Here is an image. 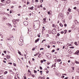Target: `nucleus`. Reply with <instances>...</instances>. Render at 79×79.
Here are the masks:
<instances>
[{
  "label": "nucleus",
  "instance_id": "f257e3e1",
  "mask_svg": "<svg viewBox=\"0 0 79 79\" xmlns=\"http://www.w3.org/2000/svg\"><path fill=\"white\" fill-rule=\"evenodd\" d=\"M52 33L53 34H55L56 33V29L54 28L52 31Z\"/></svg>",
  "mask_w": 79,
  "mask_h": 79
},
{
  "label": "nucleus",
  "instance_id": "f03ea898",
  "mask_svg": "<svg viewBox=\"0 0 79 79\" xmlns=\"http://www.w3.org/2000/svg\"><path fill=\"white\" fill-rule=\"evenodd\" d=\"M58 18H63V14L60 13L59 14L58 16Z\"/></svg>",
  "mask_w": 79,
  "mask_h": 79
},
{
  "label": "nucleus",
  "instance_id": "7ed1b4c3",
  "mask_svg": "<svg viewBox=\"0 0 79 79\" xmlns=\"http://www.w3.org/2000/svg\"><path fill=\"white\" fill-rule=\"evenodd\" d=\"M73 54H74V55L76 54V55H79V50H77V51L75 52V53H74Z\"/></svg>",
  "mask_w": 79,
  "mask_h": 79
},
{
  "label": "nucleus",
  "instance_id": "20e7f679",
  "mask_svg": "<svg viewBox=\"0 0 79 79\" xmlns=\"http://www.w3.org/2000/svg\"><path fill=\"white\" fill-rule=\"evenodd\" d=\"M23 24L24 26H26L28 25V22L27 21H25L23 22Z\"/></svg>",
  "mask_w": 79,
  "mask_h": 79
},
{
  "label": "nucleus",
  "instance_id": "39448f33",
  "mask_svg": "<svg viewBox=\"0 0 79 79\" xmlns=\"http://www.w3.org/2000/svg\"><path fill=\"white\" fill-rule=\"evenodd\" d=\"M12 22L15 25L17 23H16V20H13Z\"/></svg>",
  "mask_w": 79,
  "mask_h": 79
},
{
  "label": "nucleus",
  "instance_id": "423d86ee",
  "mask_svg": "<svg viewBox=\"0 0 79 79\" xmlns=\"http://www.w3.org/2000/svg\"><path fill=\"white\" fill-rule=\"evenodd\" d=\"M39 40H40V39L39 38H38L37 40H36L35 42V43H37L38 41H39Z\"/></svg>",
  "mask_w": 79,
  "mask_h": 79
},
{
  "label": "nucleus",
  "instance_id": "0eeeda50",
  "mask_svg": "<svg viewBox=\"0 0 79 79\" xmlns=\"http://www.w3.org/2000/svg\"><path fill=\"white\" fill-rule=\"evenodd\" d=\"M13 36H10V39L11 40H13Z\"/></svg>",
  "mask_w": 79,
  "mask_h": 79
},
{
  "label": "nucleus",
  "instance_id": "6e6552de",
  "mask_svg": "<svg viewBox=\"0 0 79 79\" xmlns=\"http://www.w3.org/2000/svg\"><path fill=\"white\" fill-rule=\"evenodd\" d=\"M2 15H8V16H9V14H6V13H2Z\"/></svg>",
  "mask_w": 79,
  "mask_h": 79
},
{
  "label": "nucleus",
  "instance_id": "1a4fd4ad",
  "mask_svg": "<svg viewBox=\"0 0 79 79\" xmlns=\"http://www.w3.org/2000/svg\"><path fill=\"white\" fill-rule=\"evenodd\" d=\"M75 79H79V76H76L75 77Z\"/></svg>",
  "mask_w": 79,
  "mask_h": 79
},
{
  "label": "nucleus",
  "instance_id": "9d476101",
  "mask_svg": "<svg viewBox=\"0 0 79 79\" xmlns=\"http://www.w3.org/2000/svg\"><path fill=\"white\" fill-rule=\"evenodd\" d=\"M10 3V0L7 1L6 2V3L8 4V3Z\"/></svg>",
  "mask_w": 79,
  "mask_h": 79
},
{
  "label": "nucleus",
  "instance_id": "9b49d317",
  "mask_svg": "<svg viewBox=\"0 0 79 79\" xmlns=\"http://www.w3.org/2000/svg\"><path fill=\"white\" fill-rule=\"evenodd\" d=\"M2 6H5V5H6V3L5 2H2Z\"/></svg>",
  "mask_w": 79,
  "mask_h": 79
},
{
  "label": "nucleus",
  "instance_id": "f8f14e48",
  "mask_svg": "<svg viewBox=\"0 0 79 79\" xmlns=\"http://www.w3.org/2000/svg\"><path fill=\"white\" fill-rule=\"evenodd\" d=\"M52 11L51 10H50V15H51V16H52Z\"/></svg>",
  "mask_w": 79,
  "mask_h": 79
},
{
  "label": "nucleus",
  "instance_id": "ddd939ff",
  "mask_svg": "<svg viewBox=\"0 0 79 79\" xmlns=\"http://www.w3.org/2000/svg\"><path fill=\"white\" fill-rule=\"evenodd\" d=\"M28 73H30L29 75H31V72L30 71V69L28 70Z\"/></svg>",
  "mask_w": 79,
  "mask_h": 79
},
{
  "label": "nucleus",
  "instance_id": "4468645a",
  "mask_svg": "<svg viewBox=\"0 0 79 79\" xmlns=\"http://www.w3.org/2000/svg\"><path fill=\"white\" fill-rule=\"evenodd\" d=\"M19 44L20 46H22V45H23V44H22V42H21V43H19Z\"/></svg>",
  "mask_w": 79,
  "mask_h": 79
},
{
  "label": "nucleus",
  "instance_id": "2eb2a0df",
  "mask_svg": "<svg viewBox=\"0 0 79 79\" xmlns=\"http://www.w3.org/2000/svg\"><path fill=\"white\" fill-rule=\"evenodd\" d=\"M18 53L20 55H22L21 54V52L20 51H19V50H18Z\"/></svg>",
  "mask_w": 79,
  "mask_h": 79
},
{
  "label": "nucleus",
  "instance_id": "dca6fc26",
  "mask_svg": "<svg viewBox=\"0 0 79 79\" xmlns=\"http://www.w3.org/2000/svg\"><path fill=\"white\" fill-rule=\"evenodd\" d=\"M57 62H60V61H61V59H58L57 60Z\"/></svg>",
  "mask_w": 79,
  "mask_h": 79
},
{
  "label": "nucleus",
  "instance_id": "f3484780",
  "mask_svg": "<svg viewBox=\"0 0 79 79\" xmlns=\"http://www.w3.org/2000/svg\"><path fill=\"white\" fill-rule=\"evenodd\" d=\"M59 25L60 26H61V27H63V24H62L61 23H60L59 24ZM62 25V26H61Z\"/></svg>",
  "mask_w": 79,
  "mask_h": 79
},
{
  "label": "nucleus",
  "instance_id": "a211bd4d",
  "mask_svg": "<svg viewBox=\"0 0 79 79\" xmlns=\"http://www.w3.org/2000/svg\"><path fill=\"white\" fill-rule=\"evenodd\" d=\"M20 41L21 42H23V39H20Z\"/></svg>",
  "mask_w": 79,
  "mask_h": 79
},
{
  "label": "nucleus",
  "instance_id": "6ab92c4d",
  "mask_svg": "<svg viewBox=\"0 0 79 79\" xmlns=\"http://www.w3.org/2000/svg\"><path fill=\"white\" fill-rule=\"evenodd\" d=\"M7 73H8V72L7 71H6L4 72V74H7Z\"/></svg>",
  "mask_w": 79,
  "mask_h": 79
},
{
  "label": "nucleus",
  "instance_id": "aec40b11",
  "mask_svg": "<svg viewBox=\"0 0 79 79\" xmlns=\"http://www.w3.org/2000/svg\"><path fill=\"white\" fill-rule=\"evenodd\" d=\"M75 63H76L77 64H79V62H78L77 61L75 60Z\"/></svg>",
  "mask_w": 79,
  "mask_h": 79
},
{
  "label": "nucleus",
  "instance_id": "412c9836",
  "mask_svg": "<svg viewBox=\"0 0 79 79\" xmlns=\"http://www.w3.org/2000/svg\"><path fill=\"white\" fill-rule=\"evenodd\" d=\"M75 23H79V22H78L76 20H75Z\"/></svg>",
  "mask_w": 79,
  "mask_h": 79
},
{
  "label": "nucleus",
  "instance_id": "4be33fe9",
  "mask_svg": "<svg viewBox=\"0 0 79 79\" xmlns=\"http://www.w3.org/2000/svg\"><path fill=\"white\" fill-rule=\"evenodd\" d=\"M41 79H44L45 78V76H44L43 77H41Z\"/></svg>",
  "mask_w": 79,
  "mask_h": 79
},
{
  "label": "nucleus",
  "instance_id": "5701e85b",
  "mask_svg": "<svg viewBox=\"0 0 79 79\" xmlns=\"http://www.w3.org/2000/svg\"><path fill=\"white\" fill-rule=\"evenodd\" d=\"M76 4H77V5H79V1H77L76 2Z\"/></svg>",
  "mask_w": 79,
  "mask_h": 79
},
{
  "label": "nucleus",
  "instance_id": "b1692460",
  "mask_svg": "<svg viewBox=\"0 0 79 79\" xmlns=\"http://www.w3.org/2000/svg\"><path fill=\"white\" fill-rule=\"evenodd\" d=\"M55 49H53L52 50V51L51 52L52 53H53V52H55Z\"/></svg>",
  "mask_w": 79,
  "mask_h": 79
},
{
  "label": "nucleus",
  "instance_id": "393cba45",
  "mask_svg": "<svg viewBox=\"0 0 79 79\" xmlns=\"http://www.w3.org/2000/svg\"><path fill=\"white\" fill-rule=\"evenodd\" d=\"M71 10L70 8H69V9H68V11H69V12H71Z\"/></svg>",
  "mask_w": 79,
  "mask_h": 79
},
{
  "label": "nucleus",
  "instance_id": "a878e982",
  "mask_svg": "<svg viewBox=\"0 0 79 79\" xmlns=\"http://www.w3.org/2000/svg\"><path fill=\"white\" fill-rule=\"evenodd\" d=\"M34 73H37V71H36L35 70H34Z\"/></svg>",
  "mask_w": 79,
  "mask_h": 79
},
{
  "label": "nucleus",
  "instance_id": "bb28decb",
  "mask_svg": "<svg viewBox=\"0 0 79 79\" xmlns=\"http://www.w3.org/2000/svg\"><path fill=\"white\" fill-rule=\"evenodd\" d=\"M74 44L75 45H77V42H75L74 43Z\"/></svg>",
  "mask_w": 79,
  "mask_h": 79
},
{
  "label": "nucleus",
  "instance_id": "cd10ccee",
  "mask_svg": "<svg viewBox=\"0 0 79 79\" xmlns=\"http://www.w3.org/2000/svg\"><path fill=\"white\" fill-rule=\"evenodd\" d=\"M0 72L1 73H3V70H1L0 71Z\"/></svg>",
  "mask_w": 79,
  "mask_h": 79
},
{
  "label": "nucleus",
  "instance_id": "c85d7f7f",
  "mask_svg": "<svg viewBox=\"0 0 79 79\" xmlns=\"http://www.w3.org/2000/svg\"><path fill=\"white\" fill-rule=\"evenodd\" d=\"M64 27H66L67 26V24L66 23H65L64 24Z\"/></svg>",
  "mask_w": 79,
  "mask_h": 79
},
{
  "label": "nucleus",
  "instance_id": "c756f323",
  "mask_svg": "<svg viewBox=\"0 0 79 79\" xmlns=\"http://www.w3.org/2000/svg\"><path fill=\"white\" fill-rule=\"evenodd\" d=\"M70 48H74V47L72 46V47H70Z\"/></svg>",
  "mask_w": 79,
  "mask_h": 79
},
{
  "label": "nucleus",
  "instance_id": "7c9ffc66",
  "mask_svg": "<svg viewBox=\"0 0 79 79\" xmlns=\"http://www.w3.org/2000/svg\"><path fill=\"white\" fill-rule=\"evenodd\" d=\"M68 45H69V46H72V44H69V43H68Z\"/></svg>",
  "mask_w": 79,
  "mask_h": 79
},
{
  "label": "nucleus",
  "instance_id": "2f4dec72",
  "mask_svg": "<svg viewBox=\"0 0 79 79\" xmlns=\"http://www.w3.org/2000/svg\"><path fill=\"white\" fill-rule=\"evenodd\" d=\"M55 59H54V61H55V62H56V57H55Z\"/></svg>",
  "mask_w": 79,
  "mask_h": 79
},
{
  "label": "nucleus",
  "instance_id": "473e14b6",
  "mask_svg": "<svg viewBox=\"0 0 79 79\" xmlns=\"http://www.w3.org/2000/svg\"><path fill=\"white\" fill-rule=\"evenodd\" d=\"M44 50V48H40V50Z\"/></svg>",
  "mask_w": 79,
  "mask_h": 79
},
{
  "label": "nucleus",
  "instance_id": "72a5a7b5",
  "mask_svg": "<svg viewBox=\"0 0 79 79\" xmlns=\"http://www.w3.org/2000/svg\"><path fill=\"white\" fill-rule=\"evenodd\" d=\"M20 39H23V36L20 37Z\"/></svg>",
  "mask_w": 79,
  "mask_h": 79
},
{
  "label": "nucleus",
  "instance_id": "f704fd0d",
  "mask_svg": "<svg viewBox=\"0 0 79 79\" xmlns=\"http://www.w3.org/2000/svg\"><path fill=\"white\" fill-rule=\"evenodd\" d=\"M8 64H10V65H11V64H12V63H11V62H9V63H8Z\"/></svg>",
  "mask_w": 79,
  "mask_h": 79
},
{
  "label": "nucleus",
  "instance_id": "c9c22d12",
  "mask_svg": "<svg viewBox=\"0 0 79 79\" xmlns=\"http://www.w3.org/2000/svg\"><path fill=\"white\" fill-rule=\"evenodd\" d=\"M4 53H5V54H6V51H4Z\"/></svg>",
  "mask_w": 79,
  "mask_h": 79
},
{
  "label": "nucleus",
  "instance_id": "e433bc0d",
  "mask_svg": "<svg viewBox=\"0 0 79 79\" xmlns=\"http://www.w3.org/2000/svg\"><path fill=\"white\" fill-rule=\"evenodd\" d=\"M61 77L62 79L64 78V76H62Z\"/></svg>",
  "mask_w": 79,
  "mask_h": 79
},
{
  "label": "nucleus",
  "instance_id": "4c0bfd02",
  "mask_svg": "<svg viewBox=\"0 0 79 79\" xmlns=\"http://www.w3.org/2000/svg\"><path fill=\"white\" fill-rule=\"evenodd\" d=\"M1 2H5V0H1Z\"/></svg>",
  "mask_w": 79,
  "mask_h": 79
},
{
  "label": "nucleus",
  "instance_id": "58836bf2",
  "mask_svg": "<svg viewBox=\"0 0 79 79\" xmlns=\"http://www.w3.org/2000/svg\"><path fill=\"white\" fill-rule=\"evenodd\" d=\"M40 69H42V67L41 66H40Z\"/></svg>",
  "mask_w": 79,
  "mask_h": 79
},
{
  "label": "nucleus",
  "instance_id": "ea45409f",
  "mask_svg": "<svg viewBox=\"0 0 79 79\" xmlns=\"http://www.w3.org/2000/svg\"><path fill=\"white\" fill-rule=\"evenodd\" d=\"M60 33H57V35L59 37V36H60Z\"/></svg>",
  "mask_w": 79,
  "mask_h": 79
},
{
  "label": "nucleus",
  "instance_id": "a19ab883",
  "mask_svg": "<svg viewBox=\"0 0 79 79\" xmlns=\"http://www.w3.org/2000/svg\"><path fill=\"white\" fill-rule=\"evenodd\" d=\"M40 62H41V63H44V60H41L40 61Z\"/></svg>",
  "mask_w": 79,
  "mask_h": 79
},
{
  "label": "nucleus",
  "instance_id": "79ce46f5",
  "mask_svg": "<svg viewBox=\"0 0 79 79\" xmlns=\"http://www.w3.org/2000/svg\"><path fill=\"white\" fill-rule=\"evenodd\" d=\"M13 64L14 66H16V64L15 63H14Z\"/></svg>",
  "mask_w": 79,
  "mask_h": 79
},
{
  "label": "nucleus",
  "instance_id": "37998d69",
  "mask_svg": "<svg viewBox=\"0 0 79 79\" xmlns=\"http://www.w3.org/2000/svg\"><path fill=\"white\" fill-rule=\"evenodd\" d=\"M52 27H55V25H54V24H53V25H52Z\"/></svg>",
  "mask_w": 79,
  "mask_h": 79
},
{
  "label": "nucleus",
  "instance_id": "c03bdc74",
  "mask_svg": "<svg viewBox=\"0 0 79 79\" xmlns=\"http://www.w3.org/2000/svg\"><path fill=\"white\" fill-rule=\"evenodd\" d=\"M44 1H43V0H40V3H42V2H43Z\"/></svg>",
  "mask_w": 79,
  "mask_h": 79
},
{
  "label": "nucleus",
  "instance_id": "a18cd8bd",
  "mask_svg": "<svg viewBox=\"0 0 79 79\" xmlns=\"http://www.w3.org/2000/svg\"><path fill=\"white\" fill-rule=\"evenodd\" d=\"M32 77H35V75H32Z\"/></svg>",
  "mask_w": 79,
  "mask_h": 79
},
{
  "label": "nucleus",
  "instance_id": "49530a36",
  "mask_svg": "<svg viewBox=\"0 0 79 79\" xmlns=\"http://www.w3.org/2000/svg\"><path fill=\"white\" fill-rule=\"evenodd\" d=\"M60 33H61V34H63V33H64V31H62Z\"/></svg>",
  "mask_w": 79,
  "mask_h": 79
},
{
  "label": "nucleus",
  "instance_id": "de8ad7c7",
  "mask_svg": "<svg viewBox=\"0 0 79 79\" xmlns=\"http://www.w3.org/2000/svg\"><path fill=\"white\" fill-rule=\"evenodd\" d=\"M45 30V29L44 28H43L42 29V32H43V31H44Z\"/></svg>",
  "mask_w": 79,
  "mask_h": 79
},
{
  "label": "nucleus",
  "instance_id": "09e8293b",
  "mask_svg": "<svg viewBox=\"0 0 79 79\" xmlns=\"http://www.w3.org/2000/svg\"><path fill=\"white\" fill-rule=\"evenodd\" d=\"M28 9H31V10H32V7H29Z\"/></svg>",
  "mask_w": 79,
  "mask_h": 79
},
{
  "label": "nucleus",
  "instance_id": "8fccbe9b",
  "mask_svg": "<svg viewBox=\"0 0 79 79\" xmlns=\"http://www.w3.org/2000/svg\"><path fill=\"white\" fill-rule=\"evenodd\" d=\"M74 10H76V7H75L73 8Z\"/></svg>",
  "mask_w": 79,
  "mask_h": 79
},
{
  "label": "nucleus",
  "instance_id": "3c124183",
  "mask_svg": "<svg viewBox=\"0 0 79 79\" xmlns=\"http://www.w3.org/2000/svg\"><path fill=\"white\" fill-rule=\"evenodd\" d=\"M37 55H38V54L36 53L34 55V56H37Z\"/></svg>",
  "mask_w": 79,
  "mask_h": 79
},
{
  "label": "nucleus",
  "instance_id": "603ef678",
  "mask_svg": "<svg viewBox=\"0 0 79 79\" xmlns=\"http://www.w3.org/2000/svg\"><path fill=\"white\" fill-rule=\"evenodd\" d=\"M45 22H46V20H44L43 22V23H45Z\"/></svg>",
  "mask_w": 79,
  "mask_h": 79
},
{
  "label": "nucleus",
  "instance_id": "864d4df0",
  "mask_svg": "<svg viewBox=\"0 0 79 79\" xmlns=\"http://www.w3.org/2000/svg\"><path fill=\"white\" fill-rule=\"evenodd\" d=\"M27 5H29V2L28 1L27 3Z\"/></svg>",
  "mask_w": 79,
  "mask_h": 79
},
{
  "label": "nucleus",
  "instance_id": "5fc2aeb1",
  "mask_svg": "<svg viewBox=\"0 0 79 79\" xmlns=\"http://www.w3.org/2000/svg\"><path fill=\"white\" fill-rule=\"evenodd\" d=\"M37 36L38 37H40V35H38Z\"/></svg>",
  "mask_w": 79,
  "mask_h": 79
},
{
  "label": "nucleus",
  "instance_id": "6e6d98bb",
  "mask_svg": "<svg viewBox=\"0 0 79 79\" xmlns=\"http://www.w3.org/2000/svg\"><path fill=\"white\" fill-rule=\"evenodd\" d=\"M41 5H40V7H41V8H42V4H41Z\"/></svg>",
  "mask_w": 79,
  "mask_h": 79
},
{
  "label": "nucleus",
  "instance_id": "4d7b16f0",
  "mask_svg": "<svg viewBox=\"0 0 79 79\" xmlns=\"http://www.w3.org/2000/svg\"><path fill=\"white\" fill-rule=\"evenodd\" d=\"M35 1L36 2H39V1H38V0H35Z\"/></svg>",
  "mask_w": 79,
  "mask_h": 79
},
{
  "label": "nucleus",
  "instance_id": "13d9d810",
  "mask_svg": "<svg viewBox=\"0 0 79 79\" xmlns=\"http://www.w3.org/2000/svg\"><path fill=\"white\" fill-rule=\"evenodd\" d=\"M64 31L65 32H67V30H65Z\"/></svg>",
  "mask_w": 79,
  "mask_h": 79
},
{
  "label": "nucleus",
  "instance_id": "bf43d9fd",
  "mask_svg": "<svg viewBox=\"0 0 79 79\" xmlns=\"http://www.w3.org/2000/svg\"><path fill=\"white\" fill-rule=\"evenodd\" d=\"M23 77H24V79H26V77L23 76Z\"/></svg>",
  "mask_w": 79,
  "mask_h": 79
},
{
  "label": "nucleus",
  "instance_id": "052dcab7",
  "mask_svg": "<svg viewBox=\"0 0 79 79\" xmlns=\"http://www.w3.org/2000/svg\"><path fill=\"white\" fill-rule=\"evenodd\" d=\"M8 58H10V56H9V55H8Z\"/></svg>",
  "mask_w": 79,
  "mask_h": 79
},
{
  "label": "nucleus",
  "instance_id": "680f3d73",
  "mask_svg": "<svg viewBox=\"0 0 79 79\" xmlns=\"http://www.w3.org/2000/svg\"><path fill=\"white\" fill-rule=\"evenodd\" d=\"M71 32V30H69V32Z\"/></svg>",
  "mask_w": 79,
  "mask_h": 79
},
{
  "label": "nucleus",
  "instance_id": "e2e57ef3",
  "mask_svg": "<svg viewBox=\"0 0 79 79\" xmlns=\"http://www.w3.org/2000/svg\"><path fill=\"white\" fill-rule=\"evenodd\" d=\"M32 61H35V59H34V58H33L32 59Z\"/></svg>",
  "mask_w": 79,
  "mask_h": 79
},
{
  "label": "nucleus",
  "instance_id": "0e129e2a",
  "mask_svg": "<svg viewBox=\"0 0 79 79\" xmlns=\"http://www.w3.org/2000/svg\"><path fill=\"white\" fill-rule=\"evenodd\" d=\"M12 13V12L11 11V10H10V14L11 13Z\"/></svg>",
  "mask_w": 79,
  "mask_h": 79
},
{
  "label": "nucleus",
  "instance_id": "69168bd1",
  "mask_svg": "<svg viewBox=\"0 0 79 79\" xmlns=\"http://www.w3.org/2000/svg\"><path fill=\"white\" fill-rule=\"evenodd\" d=\"M41 77H39V79H41Z\"/></svg>",
  "mask_w": 79,
  "mask_h": 79
},
{
  "label": "nucleus",
  "instance_id": "338daca9",
  "mask_svg": "<svg viewBox=\"0 0 79 79\" xmlns=\"http://www.w3.org/2000/svg\"><path fill=\"white\" fill-rule=\"evenodd\" d=\"M68 77H66L64 78V79H68Z\"/></svg>",
  "mask_w": 79,
  "mask_h": 79
},
{
  "label": "nucleus",
  "instance_id": "774afa93",
  "mask_svg": "<svg viewBox=\"0 0 79 79\" xmlns=\"http://www.w3.org/2000/svg\"><path fill=\"white\" fill-rule=\"evenodd\" d=\"M76 10H77V11L78 12H79V9H77Z\"/></svg>",
  "mask_w": 79,
  "mask_h": 79
}]
</instances>
